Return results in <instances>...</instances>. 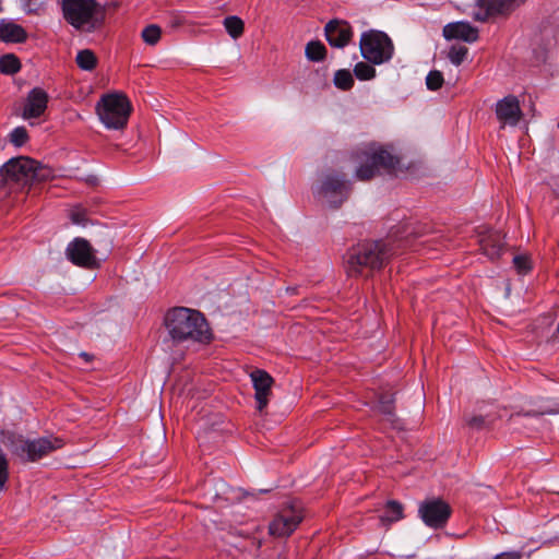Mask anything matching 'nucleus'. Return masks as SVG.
I'll list each match as a JSON object with an SVG mask.
<instances>
[{
	"instance_id": "nucleus-13",
	"label": "nucleus",
	"mask_w": 559,
	"mask_h": 559,
	"mask_svg": "<svg viewBox=\"0 0 559 559\" xmlns=\"http://www.w3.org/2000/svg\"><path fill=\"white\" fill-rule=\"evenodd\" d=\"M250 378L255 391L257 409L262 412L269 404L272 396V386L274 379L265 370L255 369L250 373Z\"/></svg>"
},
{
	"instance_id": "nucleus-8",
	"label": "nucleus",
	"mask_w": 559,
	"mask_h": 559,
	"mask_svg": "<svg viewBox=\"0 0 559 559\" xmlns=\"http://www.w3.org/2000/svg\"><path fill=\"white\" fill-rule=\"evenodd\" d=\"M64 445L58 437H41L37 439L17 438L12 442V453L23 462H36Z\"/></svg>"
},
{
	"instance_id": "nucleus-11",
	"label": "nucleus",
	"mask_w": 559,
	"mask_h": 559,
	"mask_svg": "<svg viewBox=\"0 0 559 559\" xmlns=\"http://www.w3.org/2000/svg\"><path fill=\"white\" fill-rule=\"evenodd\" d=\"M302 520L301 507L290 503L284 507L270 523V534L276 537L289 536Z\"/></svg>"
},
{
	"instance_id": "nucleus-20",
	"label": "nucleus",
	"mask_w": 559,
	"mask_h": 559,
	"mask_svg": "<svg viewBox=\"0 0 559 559\" xmlns=\"http://www.w3.org/2000/svg\"><path fill=\"white\" fill-rule=\"evenodd\" d=\"M402 518H403V506L395 500H390L385 504V511L380 516V521L383 524H390L392 522L401 520Z\"/></svg>"
},
{
	"instance_id": "nucleus-17",
	"label": "nucleus",
	"mask_w": 559,
	"mask_h": 559,
	"mask_svg": "<svg viewBox=\"0 0 559 559\" xmlns=\"http://www.w3.org/2000/svg\"><path fill=\"white\" fill-rule=\"evenodd\" d=\"M445 39H460L466 43H474L479 37V32L468 22L460 21L447 24L442 29Z\"/></svg>"
},
{
	"instance_id": "nucleus-19",
	"label": "nucleus",
	"mask_w": 559,
	"mask_h": 559,
	"mask_svg": "<svg viewBox=\"0 0 559 559\" xmlns=\"http://www.w3.org/2000/svg\"><path fill=\"white\" fill-rule=\"evenodd\" d=\"M27 39V33L19 24L12 22L0 23V40L4 43H24Z\"/></svg>"
},
{
	"instance_id": "nucleus-5",
	"label": "nucleus",
	"mask_w": 559,
	"mask_h": 559,
	"mask_svg": "<svg viewBox=\"0 0 559 559\" xmlns=\"http://www.w3.org/2000/svg\"><path fill=\"white\" fill-rule=\"evenodd\" d=\"M63 19L75 29L93 31L103 25L105 8L96 0H62Z\"/></svg>"
},
{
	"instance_id": "nucleus-37",
	"label": "nucleus",
	"mask_w": 559,
	"mask_h": 559,
	"mask_svg": "<svg viewBox=\"0 0 559 559\" xmlns=\"http://www.w3.org/2000/svg\"><path fill=\"white\" fill-rule=\"evenodd\" d=\"M186 23L185 16L178 12H173L169 16V26L174 29L182 26Z\"/></svg>"
},
{
	"instance_id": "nucleus-22",
	"label": "nucleus",
	"mask_w": 559,
	"mask_h": 559,
	"mask_svg": "<svg viewBox=\"0 0 559 559\" xmlns=\"http://www.w3.org/2000/svg\"><path fill=\"white\" fill-rule=\"evenodd\" d=\"M306 57L309 61L320 62L326 57V48L319 40H311L306 45Z\"/></svg>"
},
{
	"instance_id": "nucleus-42",
	"label": "nucleus",
	"mask_w": 559,
	"mask_h": 559,
	"mask_svg": "<svg viewBox=\"0 0 559 559\" xmlns=\"http://www.w3.org/2000/svg\"><path fill=\"white\" fill-rule=\"evenodd\" d=\"M80 357L83 358L86 362H91L94 359V356L86 352L80 353Z\"/></svg>"
},
{
	"instance_id": "nucleus-10",
	"label": "nucleus",
	"mask_w": 559,
	"mask_h": 559,
	"mask_svg": "<svg viewBox=\"0 0 559 559\" xmlns=\"http://www.w3.org/2000/svg\"><path fill=\"white\" fill-rule=\"evenodd\" d=\"M452 514L451 506L442 498H429L420 502L418 515L430 528H443Z\"/></svg>"
},
{
	"instance_id": "nucleus-2",
	"label": "nucleus",
	"mask_w": 559,
	"mask_h": 559,
	"mask_svg": "<svg viewBox=\"0 0 559 559\" xmlns=\"http://www.w3.org/2000/svg\"><path fill=\"white\" fill-rule=\"evenodd\" d=\"M165 326L176 342L192 341L207 344L212 332L204 316L197 310L177 307L165 316Z\"/></svg>"
},
{
	"instance_id": "nucleus-31",
	"label": "nucleus",
	"mask_w": 559,
	"mask_h": 559,
	"mask_svg": "<svg viewBox=\"0 0 559 559\" xmlns=\"http://www.w3.org/2000/svg\"><path fill=\"white\" fill-rule=\"evenodd\" d=\"M467 53V47L463 45H453L449 50L448 58L453 64L460 66L465 60Z\"/></svg>"
},
{
	"instance_id": "nucleus-14",
	"label": "nucleus",
	"mask_w": 559,
	"mask_h": 559,
	"mask_svg": "<svg viewBox=\"0 0 559 559\" xmlns=\"http://www.w3.org/2000/svg\"><path fill=\"white\" fill-rule=\"evenodd\" d=\"M325 38L335 48H344L353 38V29L348 22L332 20L325 27Z\"/></svg>"
},
{
	"instance_id": "nucleus-36",
	"label": "nucleus",
	"mask_w": 559,
	"mask_h": 559,
	"mask_svg": "<svg viewBox=\"0 0 559 559\" xmlns=\"http://www.w3.org/2000/svg\"><path fill=\"white\" fill-rule=\"evenodd\" d=\"M86 215H87V212L82 206H75L70 212V218H71L72 223L78 224V225L86 224V222H87Z\"/></svg>"
},
{
	"instance_id": "nucleus-9",
	"label": "nucleus",
	"mask_w": 559,
	"mask_h": 559,
	"mask_svg": "<svg viewBox=\"0 0 559 559\" xmlns=\"http://www.w3.org/2000/svg\"><path fill=\"white\" fill-rule=\"evenodd\" d=\"M352 183L343 173H329L324 175L317 189L320 198L324 199L332 207H340L349 197Z\"/></svg>"
},
{
	"instance_id": "nucleus-16",
	"label": "nucleus",
	"mask_w": 559,
	"mask_h": 559,
	"mask_svg": "<svg viewBox=\"0 0 559 559\" xmlns=\"http://www.w3.org/2000/svg\"><path fill=\"white\" fill-rule=\"evenodd\" d=\"M48 100L49 96L43 88L34 87L25 99L22 118L33 119L40 117L47 109Z\"/></svg>"
},
{
	"instance_id": "nucleus-38",
	"label": "nucleus",
	"mask_w": 559,
	"mask_h": 559,
	"mask_svg": "<svg viewBox=\"0 0 559 559\" xmlns=\"http://www.w3.org/2000/svg\"><path fill=\"white\" fill-rule=\"evenodd\" d=\"M467 426L476 429H481L485 424L483 416H473L466 420Z\"/></svg>"
},
{
	"instance_id": "nucleus-43",
	"label": "nucleus",
	"mask_w": 559,
	"mask_h": 559,
	"mask_svg": "<svg viewBox=\"0 0 559 559\" xmlns=\"http://www.w3.org/2000/svg\"><path fill=\"white\" fill-rule=\"evenodd\" d=\"M525 0H518V3H524Z\"/></svg>"
},
{
	"instance_id": "nucleus-4",
	"label": "nucleus",
	"mask_w": 559,
	"mask_h": 559,
	"mask_svg": "<svg viewBox=\"0 0 559 559\" xmlns=\"http://www.w3.org/2000/svg\"><path fill=\"white\" fill-rule=\"evenodd\" d=\"M355 158L361 162L355 173V177L360 181L371 180L381 170L388 175H395L400 169V158L382 146H369L357 152Z\"/></svg>"
},
{
	"instance_id": "nucleus-12",
	"label": "nucleus",
	"mask_w": 559,
	"mask_h": 559,
	"mask_svg": "<svg viewBox=\"0 0 559 559\" xmlns=\"http://www.w3.org/2000/svg\"><path fill=\"white\" fill-rule=\"evenodd\" d=\"M66 255L74 265L86 270H96L100 265L91 243L81 237L74 238L68 245Z\"/></svg>"
},
{
	"instance_id": "nucleus-26",
	"label": "nucleus",
	"mask_w": 559,
	"mask_h": 559,
	"mask_svg": "<svg viewBox=\"0 0 559 559\" xmlns=\"http://www.w3.org/2000/svg\"><path fill=\"white\" fill-rule=\"evenodd\" d=\"M21 70L20 59L13 55L8 53L0 57V72L3 74H15Z\"/></svg>"
},
{
	"instance_id": "nucleus-40",
	"label": "nucleus",
	"mask_w": 559,
	"mask_h": 559,
	"mask_svg": "<svg viewBox=\"0 0 559 559\" xmlns=\"http://www.w3.org/2000/svg\"><path fill=\"white\" fill-rule=\"evenodd\" d=\"M559 413V407L558 408H555V409H543V411H527L525 413H523L525 416H542V415H546V414H558Z\"/></svg>"
},
{
	"instance_id": "nucleus-23",
	"label": "nucleus",
	"mask_w": 559,
	"mask_h": 559,
	"mask_svg": "<svg viewBox=\"0 0 559 559\" xmlns=\"http://www.w3.org/2000/svg\"><path fill=\"white\" fill-rule=\"evenodd\" d=\"M394 395L392 393H383L379 396L377 409L389 420H393L395 416Z\"/></svg>"
},
{
	"instance_id": "nucleus-39",
	"label": "nucleus",
	"mask_w": 559,
	"mask_h": 559,
	"mask_svg": "<svg viewBox=\"0 0 559 559\" xmlns=\"http://www.w3.org/2000/svg\"><path fill=\"white\" fill-rule=\"evenodd\" d=\"M24 10L29 14H37L39 11V5L35 0H26L24 3Z\"/></svg>"
},
{
	"instance_id": "nucleus-33",
	"label": "nucleus",
	"mask_w": 559,
	"mask_h": 559,
	"mask_svg": "<svg viewBox=\"0 0 559 559\" xmlns=\"http://www.w3.org/2000/svg\"><path fill=\"white\" fill-rule=\"evenodd\" d=\"M513 265L520 274H526L532 269L531 259L525 254L515 255L513 258Z\"/></svg>"
},
{
	"instance_id": "nucleus-29",
	"label": "nucleus",
	"mask_w": 559,
	"mask_h": 559,
	"mask_svg": "<svg viewBox=\"0 0 559 559\" xmlns=\"http://www.w3.org/2000/svg\"><path fill=\"white\" fill-rule=\"evenodd\" d=\"M162 35V29L156 24H150L142 31V38L143 40L151 46L156 45Z\"/></svg>"
},
{
	"instance_id": "nucleus-34",
	"label": "nucleus",
	"mask_w": 559,
	"mask_h": 559,
	"mask_svg": "<svg viewBox=\"0 0 559 559\" xmlns=\"http://www.w3.org/2000/svg\"><path fill=\"white\" fill-rule=\"evenodd\" d=\"M9 480V461L0 449V491L5 488V484Z\"/></svg>"
},
{
	"instance_id": "nucleus-6",
	"label": "nucleus",
	"mask_w": 559,
	"mask_h": 559,
	"mask_svg": "<svg viewBox=\"0 0 559 559\" xmlns=\"http://www.w3.org/2000/svg\"><path fill=\"white\" fill-rule=\"evenodd\" d=\"M96 110L108 129L122 130L128 123L131 104L123 94H107L100 98Z\"/></svg>"
},
{
	"instance_id": "nucleus-1",
	"label": "nucleus",
	"mask_w": 559,
	"mask_h": 559,
	"mask_svg": "<svg viewBox=\"0 0 559 559\" xmlns=\"http://www.w3.org/2000/svg\"><path fill=\"white\" fill-rule=\"evenodd\" d=\"M409 246L408 237L399 240L388 237L385 240L359 242L347 250L344 257L345 271L350 277H368Z\"/></svg>"
},
{
	"instance_id": "nucleus-15",
	"label": "nucleus",
	"mask_w": 559,
	"mask_h": 559,
	"mask_svg": "<svg viewBox=\"0 0 559 559\" xmlns=\"http://www.w3.org/2000/svg\"><path fill=\"white\" fill-rule=\"evenodd\" d=\"M497 119L504 126H516L522 118V110L520 107L519 99L509 95L503 99L499 100L496 105Z\"/></svg>"
},
{
	"instance_id": "nucleus-35",
	"label": "nucleus",
	"mask_w": 559,
	"mask_h": 559,
	"mask_svg": "<svg viewBox=\"0 0 559 559\" xmlns=\"http://www.w3.org/2000/svg\"><path fill=\"white\" fill-rule=\"evenodd\" d=\"M477 4L479 10L473 14L476 21L486 22L490 16H495L487 4V0H477Z\"/></svg>"
},
{
	"instance_id": "nucleus-41",
	"label": "nucleus",
	"mask_w": 559,
	"mask_h": 559,
	"mask_svg": "<svg viewBox=\"0 0 559 559\" xmlns=\"http://www.w3.org/2000/svg\"><path fill=\"white\" fill-rule=\"evenodd\" d=\"M495 559H520V557L515 554H502L497 556Z\"/></svg>"
},
{
	"instance_id": "nucleus-24",
	"label": "nucleus",
	"mask_w": 559,
	"mask_h": 559,
	"mask_svg": "<svg viewBox=\"0 0 559 559\" xmlns=\"http://www.w3.org/2000/svg\"><path fill=\"white\" fill-rule=\"evenodd\" d=\"M75 61L78 67L85 71H92L97 66V57L90 49L80 50L76 55Z\"/></svg>"
},
{
	"instance_id": "nucleus-27",
	"label": "nucleus",
	"mask_w": 559,
	"mask_h": 559,
	"mask_svg": "<svg viewBox=\"0 0 559 559\" xmlns=\"http://www.w3.org/2000/svg\"><path fill=\"white\" fill-rule=\"evenodd\" d=\"M376 64L366 61H359L354 67V75L360 81H368L376 78Z\"/></svg>"
},
{
	"instance_id": "nucleus-21",
	"label": "nucleus",
	"mask_w": 559,
	"mask_h": 559,
	"mask_svg": "<svg viewBox=\"0 0 559 559\" xmlns=\"http://www.w3.org/2000/svg\"><path fill=\"white\" fill-rule=\"evenodd\" d=\"M487 4L495 15H507L521 3L518 0H487Z\"/></svg>"
},
{
	"instance_id": "nucleus-32",
	"label": "nucleus",
	"mask_w": 559,
	"mask_h": 559,
	"mask_svg": "<svg viewBox=\"0 0 559 559\" xmlns=\"http://www.w3.org/2000/svg\"><path fill=\"white\" fill-rule=\"evenodd\" d=\"M443 84V75L440 71H430L426 78V85L430 91H437L441 88Z\"/></svg>"
},
{
	"instance_id": "nucleus-7",
	"label": "nucleus",
	"mask_w": 559,
	"mask_h": 559,
	"mask_svg": "<svg viewBox=\"0 0 559 559\" xmlns=\"http://www.w3.org/2000/svg\"><path fill=\"white\" fill-rule=\"evenodd\" d=\"M359 49L364 59L372 64L386 63L394 55L392 39L378 29H369L361 34Z\"/></svg>"
},
{
	"instance_id": "nucleus-30",
	"label": "nucleus",
	"mask_w": 559,
	"mask_h": 559,
	"mask_svg": "<svg viewBox=\"0 0 559 559\" xmlns=\"http://www.w3.org/2000/svg\"><path fill=\"white\" fill-rule=\"evenodd\" d=\"M28 132L25 127H16L9 134V141L16 147H21L28 141Z\"/></svg>"
},
{
	"instance_id": "nucleus-3",
	"label": "nucleus",
	"mask_w": 559,
	"mask_h": 559,
	"mask_svg": "<svg viewBox=\"0 0 559 559\" xmlns=\"http://www.w3.org/2000/svg\"><path fill=\"white\" fill-rule=\"evenodd\" d=\"M50 176L51 170L48 167L41 166L33 158L20 156L10 159L0 169V187L24 188L33 182L45 181Z\"/></svg>"
},
{
	"instance_id": "nucleus-25",
	"label": "nucleus",
	"mask_w": 559,
	"mask_h": 559,
	"mask_svg": "<svg viewBox=\"0 0 559 559\" xmlns=\"http://www.w3.org/2000/svg\"><path fill=\"white\" fill-rule=\"evenodd\" d=\"M223 24L225 26L226 32L234 39L239 38L243 34L245 23L240 17L236 15L225 17Z\"/></svg>"
},
{
	"instance_id": "nucleus-18",
	"label": "nucleus",
	"mask_w": 559,
	"mask_h": 559,
	"mask_svg": "<svg viewBox=\"0 0 559 559\" xmlns=\"http://www.w3.org/2000/svg\"><path fill=\"white\" fill-rule=\"evenodd\" d=\"M480 250L489 259L499 258L504 248V236L498 231L490 233L479 240Z\"/></svg>"
},
{
	"instance_id": "nucleus-28",
	"label": "nucleus",
	"mask_w": 559,
	"mask_h": 559,
	"mask_svg": "<svg viewBox=\"0 0 559 559\" xmlns=\"http://www.w3.org/2000/svg\"><path fill=\"white\" fill-rule=\"evenodd\" d=\"M334 84L342 91H348L354 86L353 74L347 69L337 70L334 74Z\"/></svg>"
}]
</instances>
